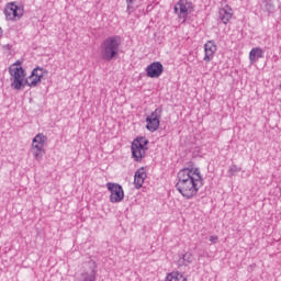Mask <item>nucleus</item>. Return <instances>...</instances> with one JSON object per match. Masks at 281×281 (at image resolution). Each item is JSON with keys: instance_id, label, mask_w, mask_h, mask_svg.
<instances>
[{"instance_id": "nucleus-1", "label": "nucleus", "mask_w": 281, "mask_h": 281, "mask_svg": "<svg viewBox=\"0 0 281 281\" xmlns=\"http://www.w3.org/2000/svg\"><path fill=\"white\" fill-rule=\"evenodd\" d=\"M177 190L184 199H194L203 188V175L199 167H187L178 172Z\"/></svg>"}, {"instance_id": "nucleus-2", "label": "nucleus", "mask_w": 281, "mask_h": 281, "mask_svg": "<svg viewBox=\"0 0 281 281\" xmlns=\"http://www.w3.org/2000/svg\"><path fill=\"white\" fill-rule=\"evenodd\" d=\"M122 45V37L114 35L108 37L101 44V58L102 60H113L115 56L120 53V47Z\"/></svg>"}, {"instance_id": "nucleus-3", "label": "nucleus", "mask_w": 281, "mask_h": 281, "mask_svg": "<svg viewBox=\"0 0 281 281\" xmlns=\"http://www.w3.org/2000/svg\"><path fill=\"white\" fill-rule=\"evenodd\" d=\"M9 74L11 77V87L16 91H21V89H25V69H23V65L20 60L15 61L9 67Z\"/></svg>"}, {"instance_id": "nucleus-4", "label": "nucleus", "mask_w": 281, "mask_h": 281, "mask_svg": "<svg viewBox=\"0 0 281 281\" xmlns=\"http://www.w3.org/2000/svg\"><path fill=\"white\" fill-rule=\"evenodd\" d=\"M131 150L134 161H142L146 157V150H148V138L143 136L135 138Z\"/></svg>"}, {"instance_id": "nucleus-5", "label": "nucleus", "mask_w": 281, "mask_h": 281, "mask_svg": "<svg viewBox=\"0 0 281 281\" xmlns=\"http://www.w3.org/2000/svg\"><path fill=\"white\" fill-rule=\"evenodd\" d=\"M173 12L180 21L186 23L188 16L194 12V3L190 0H179L175 4Z\"/></svg>"}, {"instance_id": "nucleus-6", "label": "nucleus", "mask_w": 281, "mask_h": 281, "mask_svg": "<svg viewBox=\"0 0 281 281\" xmlns=\"http://www.w3.org/2000/svg\"><path fill=\"white\" fill-rule=\"evenodd\" d=\"M45 144H47V136L45 134H37L32 140V151L37 161L43 159L45 155Z\"/></svg>"}, {"instance_id": "nucleus-7", "label": "nucleus", "mask_w": 281, "mask_h": 281, "mask_svg": "<svg viewBox=\"0 0 281 281\" xmlns=\"http://www.w3.org/2000/svg\"><path fill=\"white\" fill-rule=\"evenodd\" d=\"M45 76H47V70L42 67H36L32 70L31 76L25 79L24 85L27 87H38Z\"/></svg>"}, {"instance_id": "nucleus-8", "label": "nucleus", "mask_w": 281, "mask_h": 281, "mask_svg": "<svg viewBox=\"0 0 281 281\" xmlns=\"http://www.w3.org/2000/svg\"><path fill=\"white\" fill-rule=\"evenodd\" d=\"M161 124V110L156 109L146 117V128L149 133H155Z\"/></svg>"}, {"instance_id": "nucleus-9", "label": "nucleus", "mask_w": 281, "mask_h": 281, "mask_svg": "<svg viewBox=\"0 0 281 281\" xmlns=\"http://www.w3.org/2000/svg\"><path fill=\"white\" fill-rule=\"evenodd\" d=\"M106 188L110 192L111 203H120L121 201H124V189H122V186L108 182Z\"/></svg>"}, {"instance_id": "nucleus-10", "label": "nucleus", "mask_w": 281, "mask_h": 281, "mask_svg": "<svg viewBox=\"0 0 281 281\" xmlns=\"http://www.w3.org/2000/svg\"><path fill=\"white\" fill-rule=\"evenodd\" d=\"M4 14L9 21H19V19L23 16V7H19L16 3L11 2L7 4Z\"/></svg>"}, {"instance_id": "nucleus-11", "label": "nucleus", "mask_w": 281, "mask_h": 281, "mask_svg": "<svg viewBox=\"0 0 281 281\" xmlns=\"http://www.w3.org/2000/svg\"><path fill=\"white\" fill-rule=\"evenodd\" d=\"M164 74V65L160 61H154L146 67L147 78H160Z\"/></svg>"}, {"instance_id": "nucleus-12", "label": "nucleus", "mask_w": 281, "mask_h": 281, "mask_svg": "<svg viewBox=\"0 0 281 281\" xmlns=\"http://www.w3.org/2000/svg\"><path fill=\"white\" fill-rule=\"evenodd\" d=\"M216 43L214 41H209L204 44V63H211V60H214V55L216 54Z\"/></svg>"}, {"instance_id": "nucleus-13", "label": "nucleus", "mask_w": 281, "mask_h": 281, "mask_svg": "<svg viewBox=\"0 0 281 281\" xmlns=\"http://www.w3.org/2000/svg\"><path fill=\"white\" fill-rule=\"evenodd\" d=\"M233 16H234V10L229 4H226L218 10V19L220 21H222V23H224V25H227V23L232 21Z\"/></svg>"}, {"instance_id": "nucleus-14", "label": "nucleus", "mask_w": 281, "mask_h": 281, "mask_svg": "<svg viewBox=\"0 0 281 281\" xmlns=\"http://www.w3.org/2000/svg\"><path fill=\"white\" fill-rule=\"evenodd\" d=\"M144 181H146V170L144 168H140L135 172V176H134L135 188L139 190V188L144 186Z\"/></svg>"}, {"instance_id": "nucleus-15", "label": "nucleus", "mask_w": 281, "mask_h": 281, "mask_svg": "<svg viewBox=\"0 0 281 281\" xmlns=\"http://www.w3.org/2000/svg\"><path fill=\"white\" fill-rule=\"evenodd\" d=\"M260 58H265V50L260 47L251 48L249 52V60L254 65L255 63H258Z\"/></svg>"}, {"instance_id": "nucleus-16", "label": "nucleus", "mask_w": 281, "mask_h": 281, "mask_svg": "<svg viewBox=\"0 0 281 281\" xmlns=\"http://www.w3.org/2000/svg\"><path fill=\"white\" fill-rule=\"evenodd\" d=\"M166 281H188V277L180 271H172L167 274Z\"/></svg>"}, {"instance_id": "nucleus-17", "label": "nucleus", "mask_w": 281, "mask_h": 281, "mask_svg": "<svg viewBox=\"0 0 281 281\" xmlns=\"http://www.w3.org/2000/svg\"><path fill=\"white\" fill-rule=\"evenodd\" d=\"M182 260H183L184 265H190L194 260V257L192 256V254L187 252L183 255Z\"/></svg>"}, {"instance_id": "nucleus-18", "label": "nucleus", "mask_w": 281, "mask_h": 281, "mask_svg": "<svg viewBox=\"0 0 281 281\" xmlns=\"http://www.w3.org/2000/svg\"><path fill=\"white\" fill-rule=\"evenodd\" d=\"M80 281H95V274L83 273Z\"/></svg>"}, {"instance_id": "nucleus-19", "label": "nucleus", "mask_w": 281, "mask_h": 281, "mask_svg": "<svg viewBox=\"0 0 281 281\" xmlns=\"http://www.w3.org/2000/svg\"><path fill=\"white\" fill-rule=\"evenodd\" d=\"M210 243H212L213 245H216V243H218V236L212 235L210 237Z\"/></svg>"}, {"instance_id": "nucleus-20", "label": "nucleus", "mask_w": 281, "mask_h": 281, "mask_svg": "<svg viewBox=\"0 0 281 281\" xmlns=\"http://www.w3.org/2000/svg\"><path fill=\"white\" fill-rule=\"evenodd\" d=\"M239 170L240 169L236 166H232L231 169H229L231 172H238Z\"/></svg>"}, {"instance_id": "nucleus-21", "label": "nucleus", "mask_w": 281, "mask_h": 281, "mask_svg": "<svg viewBox=\"0 0 281 281\" xmlns=\"http://www.w3.org/2000/svg\"><path fill=\"white\" fill-rule=\"evenodd\" d=\"M133 1L134 0H126V3H127V10H131V8H133Z\"/></svg>"}, {"instance_id": "nucleus-22", "label": "nucleus", "mask_w": 281, "mask_h": 281, "mask_svg": "<svg viewBox=\"0 0 281 281\" xmlns=\"http://www.w3.org/2000/svg\"><path fill=\"white\" fill-rule=\"evenodd\" d=\"M0 36H1V29H0Z\"/></svg>"}]
</instances>
